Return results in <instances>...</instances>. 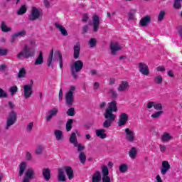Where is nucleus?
Here are the masks:
<instances>
[{
	"label": "nucleus",
	"mask_w": 182,
	"mask_h": 182,
	"mask_svg": "<svg viewBox=\"0 0 182 182\" xmlns=\"http://www.w3.org/2000/svg\"><path fill=\"white\" fill-rule=\"evenodd\" d=\"M35 153L38 156H41V154H42V153H43V146L38 145L37 148L35 150Z\"/></svg>",
	"instance_id": "58836bf2"
},
{
	"label": "nucleus",
	"mask_w": 182,
	"mask_h": 182,
	"mask_svg": "<svg viewBox=\"0 0 182 182\" xmlns=\"http://www.w3.org/2000/svg\"><path fill=\"white\" fill-rule=\"evenodd\" d=\"M54 136L57 141L63 140V132L62 130L55 129L54 130Z\"/></svg>",
	"instance_id": "aec40b11"
},
{
	"label": "nucleus",
	"mask_w": 182,
	"mask_h": 182,
	"mask_svg": "<svg viewBox=\"0 0 182 182\" xmlns=\"http://www.w3.org/2000/svg\"><path fill=\"white\" fill-rule=\"evenodd\" d=\"M170 168H171V166H170V164H168V161H163L162 166L161 168V174L162 176H166L167 174V171H168Z\"/></svg>",
	"instance_id": "ddd939ff"
},
{
	"label": "nucleus",
	"mask_w": 182,
	"mask_h": 182,
	"mask_svg": "<svg viewBox=\"0 0 182 182\" xmlns=\"http://www.w3.org/2000/svg\"><path fill=\"white\" fill-rule=\"evenodd\" d=\"M52 60H53V49L50 50V55L47 60V66L50 68L52 65Z\"/></svg>",
	"instance_id": "72a5a7b5"
},
{
	"label": "nucleus",
	"mask_w": 182,
	"mask_h": 182,
	"mask_svg": "<svg viewBox=\"0 0 182 182\" xmlns=\"http://www.w3.org/2000/svg\"><path fill=\"white\" fill-rule=\"evenodd\" d=\"M173 139V136L170 134V133L164 132V134L161 136V140L164 142H168L170 140Z\"/></svg>",
	"instance_id": "cd10ccee"
},
{
	"label": "nucleus",
	"mask_w": 182,
	"mask_h": 182,
	"mask_svg": "<svg viewBox=\"0 0 182 182\" xmlns=\"http://www.w3.org/2000/svg\"><path fill=\"white\" fill-rule=\"evenodd\" d=\"M33 55H35V48L25 46L22 50V51L20 52L17 55V58L18 59H21V58H22V56H23L24 58L28 59L29 58H32V56H33Z\"/></svg>",
	"instance_id": "7ed1b4c3"
},
{
	"label": "nucleus",
	"mask_w": 182,
	"mask_h": 182,
	"mask_svg": "<svg viewBox=\"0 0 182 182\" xmlns=\"http://www.w3.org/2000/svg\"><path fill=\"white\" fill-rule=\"evenodd\" d=\"M127 168H128L127 164H123L120 165L119 170L120 173H126V171H127Z\"/></svg>",
	"instance_id": "a18cd8bd"
},
{
	"label": "nucleus",
	"mask_w": 182,
	"mask_h": 182,
	"mask_svg": "<svg viewBox=\"0 0 182 182\" xmlns=\"http://www.w3.org/2000/svg\"><path fill=\"white\" fill-rule=\"evenodd\" d=\"M89 25L92 26L93 32H97V31H99V26L100 25V19L99 18V16H92V22L89 21Z\"/></svg>",
	"instance_id": "1a4fd4ad"
},
{
	"label": "nucleus",
	"mask_w": 182,
	"mask_h": 182,
	"mask_svg": "<svg viewBox=\"0 0 182 182\" xmlns=\"http://www.w3.org/2000/svg\"><path fill=\"white\" fill-rule=\"evenodd\" d=\"M28 166V164L26 162L23 161L20 164V168L18 176L22 177L23 176V173H25V170H26V167Z\"/></svg>",
	"instance_id": "393cba45"
},
{
	"label": "nucleus",
	"mask_w": 182,
	"mask_h": 182,
	"mask_svg": "<svg viewBox=\"0 0 182 182\" xmlns=\"http://www.w3.org/2000/svg\"><path fill=\"white\" fill-rule=\"evenodd\" d=\"M63 171H64L63 168H58V181H65L66 180V176H65V173Z\"/></svg>",
	"instance_id": "4be33fe9"
},
{
	"label": "nucleus",
	"mask_w": 182,
	"mask_h": 182,
	"mask_svg": "<svg viewBox=\"0 0 182 182\" xmlns=\"http://www.w3.org/2000/svg\"><path fill=\"white\" fill-rule=\"evenodd\" d=\"M88 43L90 48H95V46H96V44L97 43V41L96 40V38H92L90 39Z\"/></svg>",
	"instance_id": "c03bdc74"
},
{
	"label": "nucleus",
	"mask_w": 182,
	"mask_h": 182,
	"mask_svg": "<svg viewBox=\"0 0 182 182\" xmlns=\"http://www.w3.org/2000/svg\"><path fill=\"white\" fill-rule=\"evenodd\" d=\"M55 26V28H57V29L60 31L63 36H68V31H66V28H65V27H63L62 25L58 23H56Z\"/></svg>",
	"instance_id": "b1692460"
},
{
	"label": "nucleus",
	"mask_w": 182,
	"mask_h": 182,
	"mask_svg": "<svg viewBox=\"0 0 182 182\" xmlns=\"http://www.w3.org/2000/svg\"><path fill=\"white\" fill-rule=\"evenodd\" d=\"M32 129H33V122H30L26 127L27 133H31L32 132Z\"/></svg>",
	"instance_id": "603ef678"
},
{
	"label": "nucleus",
	"mask_w": 182,
	"mask_h": 182,
	"mask_svg": "<svg viewBox=\"0 0 182 182\" xmlns=\"http://www.w3.org/2000/svg\"><path fill=\"white\" fill-rule=\"evenodd\" d=\"M161 114H163V111H158L153 113L151 115V119H155L156 120H157L158 119H160V116H161Z\"/></svg>",
	"instance_id": "4c0bfd02"
},
{
	"label": "nucleus",
	"mask_w": 182,
	"mask_h": 182,
	"mask_svg": "<svg viewBox=\"0 0 182 182\" xmlns=\"http://www.w3.org/2000/svg\"><path fill=\"white\" fill-rule=\"evenodd\" d=\"M9 90L11 92V95L14 96L15 93L18 92V87L16 85H14L11 87Z\"/></svg>",
	"instance_id": "49530a36"
},
{
	"label": "nucleus",
	"mask_w": 182,
	"mask_h": 182,
	"mask_svg": "<svg viewBox=\"0 0 182 182\" xmlns=\"http://www.w3.org/2000/svg\"><path fill=\"white\" fill-rule=\"evenodd\" d=\"M129 89V82L127 81H122L117 88L119 92H124Z\"/></svg>",
	"instance_id": "412c9836"
},
{
	"label": "nucleus",
	"mask_w": 182,
	"mask_h": 182,
	"mask_svg": "<svg viewBox=\"0 0 182 182\" xmlns=\"http://www.w3.org/2000/svg\"><path fill=\"white\" fill-rule=\"evenodd\" d=\"M129 120V115L126 113H122L119 115V120L118 122V126L122 127L124 126L126 123H127V121Z\"/></svg>",
	"instance_id": "4468645a"
},
{
	"label": "nucleus",
	"mask_w": 182,
	"mask_h": 182,
	"mask_svg": "<svg viewBox=\"0 0 182 182\" xmlns=\"http://www.w3.org/2000/svg\"><path fill=\"white\" fill-rule=\"evenodd\" d=\"M100 86V83H99L97 82H95V84L93 85L94 90H97V89H99Z\"/></svg>",
	"instance_id": "338daca9"
},
{
	"label": "nucleus",
	"mask_w": 182,
	"mask_h": 182,
	"mask_svg": "<svg viewBox=\"0 0 182 182\" xmlns=\"http://www.w3.org/2000/svg\"><path fill=\"white\" fill-rule=\"evenodd\" d=\"M27 8L26 5H22L20 9L17 11V15H23L26 14Z\"/></svg>",
	"instance_id": "f704fd0d"
},
{
	"label": "nucleus",
	"mask_w": 182,
	"mask_h": 182,
	"mask_svg": "<svg viewBox=\"0 0 182 182\" xmlns=\"http://www.w3.org/2000/svg\"><path fill=\"white\" fill-rule=\"evenodd\" d=\"M42 175L43 177V180H45V181L48 182L49 180H50V168H43Z\"/></svg>",
	"instance_id": "2eb2a0df"
},
{
	"label": "nucleus",
	"mask_w": 182,
	"mask_h": 182,
	"mask_svg": "<svg viewBox=\"0 0 182 182\" xmlns=\"http://www.w3.org/2000/svg\"><path fill=\"white\" fill-rule=\"evenodd\" d=\"M16 120H18V114L14 110H11L6 118L5 130H9V128L16 123Z\"/></svg>",
	"instance_id": "f03ea898"
},
{
	"label": "nucleus",
	"mask_w": 182,
	"mask_h": 182,
	"mask_svg": "<svg viewBox=\"0 0 182 182\" xmlns=\"http://www.w3.org/2000/svg\"><path fill=\"white\" fill-rule=\"evenodd\" d=\"M138 69L139 73H141L144 76H149L150 75V69L149 65L144 63H139Z\"/></svg>",
	"instance_id": "0eeeda50"
},
{
	"label": "nucleus",
	"mask_w": 182,
	"mask_h": 182,
	"mask_svg": "<svg viewBox=\"0 0 182 182\" xmlns=\"http://www.w3.org/2000/svg\"><path fill=\"white\" fill-rule=\"evenodd\" d=\"M119 109L117 108V102L112 101L108 103L107 107L104 112L105 122L102 123L103 129H109L112 126V123L116 120V113Z\"/></svg>",
	"instance_id": "f257e3e1"
},
{
	"label": "nucleus",
	"mask_w": 182,
	"mask_h": 182,
	"mask_svg": "<svg viewBox=\"0 0 182 182\" xmlns=\"http://www.w3.org/2000/svg\"><path fill=\"white\" fill-rule=\"evenodd\" d=\"M82 22H87L89 21V16L86 14L82 15Z\"/></svg>",
	"instance_id": "052dcab7"
},
{
	"label": "nucleus",
	"mask_w": 182,
	"mask_h": 182,
	"mask_svg": "<svg viewBox=\"0 0 182 182\" xmlns=\"http://www.w3.org/2000/svg\"><path fill=\"white\" fill-rule=\"evenodd\" d=\"M164 16H166V11H161L158 15V22H162L164 19Z\"/></svg>",
	"instance_id": "79ce46f5"
},
{
	"label": "nucleus",
	"mask_w": 182,
	"mask_h": 182,
	"mask_svg": "<svg viewBox=\"0 0 182 182\" xmlns=\"http://www.w3.org/2000/svg\"><path fill=\"white\" fill-rule=\"evenodd\" d=\"M26 159L28 161H31L32 160V154L30 152H26Z\"/></svg>",
	"instance_id": "680f3d73"
},
{
	"label": "nucleus",
	"mask_w": 182,
	"mask_h": 182,
	"mask_svg": "<svg viewBox=\"0 0 182 182\" xmlns=\"http://www.w3.org/2000/svg\"><path fill=\"white\" fill-rule=\"evenodd\" d=\"M78 158L82 164H85V163H86V154L85 152H80Z\"/></svg>",
	"instance_id": "2f4dec72"
},
{
	"label": "nucleus",
	"mask_w": 182,
	"mask_h": 182,
	"mask_svg": "<svg viewBox=\"0 0 182 182\" xmlns=\"http://www.w3.org/2000/svg\"><path fill=\"white\" fill-rule=\"evenodd\" d=\"M4 97H8V94L4 92L2 88H0V99Z\"/></svg>",
	"instance_id": "6e6d98bb"
},
{
	"label": "nucleus",
	"mask_w": 182,
	"mask_h": 182,
	"mask_svg": "<svg viewBox=\"0 0 182 182\" xmlns=\"http://www.w3.org/2000/svg\"><path fill=\"white\" fill-rule=\"evenodd\" d=\"M154 109H155V110H159V112H161V110H163V105H161V104L160 103L157 104L155 102Z\"/></svg>",
	"instance_id": "3c124183"
},
{
	"label": "nucleus",
	"mask_w": 182,
	"mask_h": 182,
	"mask_svg": "<svg viewBox=\"0 0 182 182\" xmlns=\"http://www.w3.org/2000/svg\"><path fill=\"white\" fill-rule=\"evenodd\" d=\"M129 155L131 159H136V156H137V149L134 147L132 148L129 152Z\"/></svg>",
	"instance_id": "473e14b6"
},
{
	"label": "nucleus",
	"mask_w": 182,
	"mask_h": 182,
	"mask_svg": "<svg viewBox=\"0 0 182 182\" xmlns=\"http://www.w3.org/2000/svg\"><path fill=\"white\" fill-rule=\"evenodd\" d=\"M159 150L161 153H166V150H167V146H166V145L159 144Z\"/></svg>",
	"instance_id": "4d7b16f0"
},
{
	"label": "nucleus",
	"mask_w": 182,
	"mask_h": 182,
	"mask_svg": "<svg viewBox=\"0 0 182 182\" xmlns=\"http://www.w3.org/2000/svg\"><path fill=\"white\" fill-rule=\"evenodd\" d=\"M178 34L179 35V36H181V38H182V27H179L178 30Z\"/></svg>",
	"instance_id": "774afa93"
},
{
	"label": "nucleus",
	"mask_w": 182,
	"mask_h": 182,
	"mask_svg": "<svg viewBox=\"0 0 182 182\" xmlns=\"http://www.w3.org/2000/svg\"><path fill=\"white\" fill-rule=\"evenodd\" d=\"M111 54L116 55L119 50H122V46L118 42H112L110 43Z\"/></svg>",
	"instance_id": "9d476101"
},
{
	"label": "nucleus",
	"mask_w": 182,
	"mask_h": 182,
	"mask_svg": "<svg viewBox=\"0 0 182 182\" xmlns=\"http://www.w3.org/2000/svg\"><path fill=\"white\" fill-rule=\"evenodd\" d=\"M15 35L16 36L17 38L18 36H25L26 35V31L25 30H23L16 33Z\"/></svg>",
	"instance_id": "5fc2aeb1"
},
{
	"label": "nucleus",
	"mask_w": 182,
	"mask_h": 182,
	"mask_svg": "<svg viewBox=\"0 0 182 182\" xmlns=\"http://www.w3.org/2000/svg\"><path fill=\"white\" fill-rule=\"evenodd\" d=\"M8 50L0 47V56H6Z\"/></svg>",
	"instance_id": "864d4df0"
},
{
	"label": "nucleus",
	"mask_w": 182,
	"mask_h": 182,
	"mask_svg": "<svg viewBox=\"0 0 182 182\" xmlns=\"http://www.w3.org/2000/svg\"><path fill=\"white\" fill-rule=\"evenodd\" d=\"M72 124H73V119H69L66 122V131L70 132L72 130Z\"/></svg>",
	"instance_id": "e433bc0d"
},
{
	"label": "nucleus",
	"mask_w": 182,
	"mask_h": 182,
	"mask_svg": "<svg viewBox=\"0 0 182 182\" xmlns=\"http://www.w3.org/2000/svg\"><path fill=\"white\" fill-rule=\"evenodd\" d=\"M55 58H58L60 68V69H62V68H63V60L62 58V53H60V52H59V51H56L55 53Z\"/></svg>",
	"instance_id": "c756f323"
},
{
	"label": "nucleus",
	"mask_w": 182,
	"mask_h": 182,
	"mask_svg": "<svg viewBox=\"0 0 182 182\" xmlns=\"http://www.w3.org/2000/svg\"><path fill=\"white\" fill-rule=\"evenodd\" d=\"M74 147H77V151H79L80 153H82L83 151V150H85V146H82V144H79L77 142L76 145H74Z\"/></svg>",
	"instance_id": "8fccbe9b"
},
{
	"label": "nucleus",
	"mask_w": 182,
	"mask_h": 182,
	"mask_svg": "<svg viewBox=\"0 0 182 182\" xmlns=\"http://www.w3.org/2000/svg\"><path fill=\"white\" fill-rule=\"evenodd\" d=\"M154 82L156 85H161L163 83V77L161 75H156L154 79Z\"/></svg>",
	"instance_id": "c9c22d12"
},
{
	"label": "nucleus",
	"mask_w": 182,
	"mask_h": 182,
	"mask_svg": "<svg viewBox=\"0 0 182 182\" xmlns=\"http://www.w3.org/2000/svg\"><path fill=\"white\" fill-rule=\"evenodd\" d=\"M128 18L129 19V21H133V19H134V11H131L129 13Z\"/></svg>",
	"instance_id": "bf43d9fd"
},
{
	"label": "nucleus",
	"mask_w": 182,
	"mask_h": 182,
	"mask_svg": "<svg viewBox=\"0 0 182 182\" xmlns=\"http://www.w3.org/2000/svg\"><path fill=\"white\" fill-rule=\"evenodd\" d=\"M42 63H43V53L42 51H40L37 58L36 59L34 65H42Z\"/></svg>",
	"instance_id": "bb28decb"
},
{
	"label": "nucleus",
	"mask_w": 182,
	"mask_h": 182,
	"mask_svg": "<svg viewBox=\"0 0 182 182\" xmlns=\"http://www.w3.org/2000/svg\"><path fill=\"white\" fill-rule=\"evenodd\" d=\"M108 95L109 96H111V97H112V99H116V97H117V96H118L117 92H116V90H114L113 89L109 90Z\"/></svg>",
	"instance_id": "ea45409f"
},
{
	"label": "nucleus",
	"mask_w": 182,
	"mask_h": 182,
	"mask_svg": "<svg viewBox=\"0 0 182 182\" xmlns=\"http://www.w3.org/2000/svg\"><path fill=\"white\" fill-rule=\"evenodd\" d=\"M2 32H11L12 28L6 25L5 21H2L0 26Z\"/></svg>",
	"instance_id": "c85d7f7f"
},
{
	"label": "nucleus",
	"mask_w": 182,
	"mask_h": 182,
	"mask_svg": "<svg viewBox=\"0 0 182 182\" xmlns=\"http://www.w3.org/2000/svg\"><path fill=\"white\" fill-rule=\"evenodd\" d=\"M102 181V174L100 171H96L92 176V182H101Z\"/></svg>",
	"instance_id": "5701e85b"
},
{
	"label": "nucleus",
	"mask_w": 182,
	"mask_h": 182,
	"mask_svg": "<svg viewBox=\"0 0 182 182\" xmlns=\"http://www.w3.org/2000/svg\"><path fill=\"white\" fill-rule=\"evenodd\" d=\"M67 114L68 116H75V114H76V112L75 111V108L71 107L69 108L68 110L67 111Z\"/></svg>",
	"instance_id": "09e8293b"
},
{
	"label": "nucleus",
	"mask_w": 182,
	"mask_h": 182,
	"mask_svg": "<svg viewBox=\"0 0 182 182\" xmlns=\"http://www.w3.org/2000/svg\"><path fill=\"white\" fill-rule=\"evenodd\" d=\"M102 181L103 182H110V177L108 176H102Z\"/></svg>",
	"instance_id": "69168bd1"
},
{
	"label": "nucleus",
	"mask_w": 182,
	"mask_h": 182,
	"mask_svg": "<svg viewBox=\"0 0 182 182\" xmlns=\"http://www.w3.org/2000/svg\"><path fill=\"white\" fill-rule=\"evenodd\" d=\"M74 49V59H79L80 55V43L77 42L73 47Z\"/></svg>",
	"instance_id": "f3484780"
},
{
	"label": "nucleus",
	"mask_w": 182,
	"mask_h": 182,
	"mask_svg": "<svg viewBox=\"0 0 182 182\" xmlns=\"http://www.w3.org/2000/svg\"><path fill=\"white\" fill-rule=\"evenodd\" d=\"M69 140L71 144H73V146H76V144H77V138L76 137V133L73 132L70 136Z\"/></svg>",
	"instance_id": "7c9ffc66"
},
{
	"label": "nucleus",
	"mask_w": 182,
	"mask_h": 182,
	"mask_svg": "<svg viewBox=\"0 0 182 182\" xmlns=\"http://www.w3.org/2000/svg\"><path fill=\"white\" fill-rule=\"evenodd\" d=\"M157 72H165L166 68L164 66H159L156 68Z\"/></svg>",
	"instance_id": "0e129e2a"
},
{
	"label": "nucleus",
	"mask_w": 182,
	"mask_h": 182,
	"mask_svg": "<svg viewBox=\"0 0 182 182\" xmlns=\"http://www.w3.org/2000/svg\"><path fill=\"white\" fill-rule=\"evenodd\" d=\"M42 17V13L39 11L36 7H33L31 9V12L28 16V20L33 21H36V19H39V18Z\"/></svg>",
	"instance_id": "423d86ee"
},
{
	"label": "nucleus",
	"mask_w": 182,
	"mask_h": 182,
	"mask_svg": "<svg viewBox=\"0 0 182 182\" xmlns=\"http://www.w3.org/2000/svg\"><path fill=\"white\" fill-rule=\"evenodd\" d=\"M173 8L175 9H181V0H174Z\"/></svg>",
	"instance_id": "a19ab883"
},
{
	"label": "nucleus",
	"mask_w": 182,
	"mask_h": 182,
	"mask_svg": "<svg viewBox=\"0 0 182 182\" xmlns=\"http://www.w3.org/2000/svg\"><path fill=\"white\" fill-rule=\"evenodd\" d=\"M95 134L97 137H100V139H106V137H107V134H106V129H105L95 130Z\"/></svg>",
	"instance_id": "6ab92c4d"
},
{
	"label": "nucleus",
	"mask_w": 182,
	"mask_h": 182,
	"mask_svg": "<svg viewBox=\"0 0 182 182\" xmlns=\"http://www.w3.org/2000/svg\"><path fill=\"white\" fill-rule=\"evenodd\" d=\"M31 84L26 85L23 87V96L26 100L29 99L33 93V80H31Z\"/></svg>",
	"instance_id": "39448f33"
},
{
	"label": "nucleus",
	"mask_w": 182,
	"mask_h": 182,
	"mask_svg": "<svg viewBox=\"0 0 182 182\" xmlns=\"http://www.w3.org/2000/svg\"><path fill=\"white\" fill-rule=\"evenodd\" d=\"M25 75H26V71L25 70V68H21L17 76L18 79H22V77H25Z\"/></svg>",
	"instance_id": "37998d69"
},
{
	"label": "nucleus",
	"mask_w": 182,
	"mask_h": 182,
	"mask_svg": "<svg viewBox=\"0 0 182 182\" xmlns=\"http://www.w3.org/2000/svg\"><path fill=\"white\" fill-rule=\"evenodd\" d=\"M155 103H156V102H153V101L149 102L146 104V109H151L152 107H154Z\"/></svg>",
	"instance_id": "13d9d810"
},
{
	"label": "nucleus",
	"mask_w": 182,
	"mask_h": 182,
	"mask_svg": "<svg viewBox=\"0 0 182 182\" xmlns=\"http://www.w3.org/2000/svg\"><path fill=\"white\" fill-rule=\"evenodd\" d=\"M65 99L67 106H73V103H75V95L73 93L66 92Z\"/></svg>",
	"instance_id": "f8f14e48"
},
{
	"label": "nucleus",
	"mask_w": 182,
	"mask_h": 182,
	"mask_svg": "<svg viewBox=\"0 0 182 182\" xmlns=\"http://www.w3.org/2000/svg\"><path fill=\"white\" fill-rule=\"evenodd\" d=\"M43 5L46 8H50V2H49V0H43Z\"/></svg>",
	"instance_id": "e2e57ef3"
},
{
	"label": "nucleus",
	"mask_w": 182,
	"mask_h": 182,
	"mask_svg": "<svg viewBox=\"0 0 182 182\" xmlns=\"http://www.w3.org/2000/svg\"><path fill=\"white\" fill-rule=\"evenodd\" d=\"M71 74L74 79H77V73L83 69V62L82 60H77L73 63L70 67Z\"/></svg>",
	"instance_id": "20e7f679"
},
{
	"label": "nucleus",
	"mask_w": 182,
	"mask_h": 182,
	"mask_svg": "<svg viewBox=\"0 0 182 182\" xmlns=\"http://www.w3.org/2000/svg\"><path fill=\"white\" fill-rule=\"evenodd\" d=\"M125 139L129 143L134 141V131L127 128L125 129Z\"/></svg>",
	"instance_id": "9b49d317"
},
{
	"label": "nucleus",
	"mask_w": 182,
	"mask_h": 182,
	"mask_svg": "<svg viewBox=\"0 0 182 182\" xmlns=\"http://www.w3.org/2000/svg\"><path fill=\"white\" fill-rule=\"evenodd\" d=\"M35 170H33V168H28L25 173V176L26 178L32 180L33 177L36 176Z\"/></svg>",
	"instance_id": "a211bd4d"
},
{
	"label": "nucleus",
	"mask_w": 182,
	"mask_h": 182,
	"mask_svg": "<svg viewBox=\"0 0 182 182\" xmlns=\"http://www.w3.org/2000/svg\"><path fill=\"white\" fill-rule=\"evenodd\" d=\"M102 177L105 176H109V168L107 166H104L102 168Z\"/></svg>",
	"instance_id": "de8ad7c7"
},
{
	"label": "nucleus",
	"mask_w": 182,
	"mask_h": 182,
	"mask_svg": "<svg viewBox=\"0 0 182 182\" xmlns=\"http://www.w3.org/2000/svg\"><path fill=\"white\" fill-rule=\"evenodd\" d=\"M58 113H59V109L58 107H54L50 109L46 115V120L47 123H49V122L52 120L55 116H57Z\"/></svg>",
	"instance_id": "6e6552de"
},
{
	"label": "nucleus",
	"mask_w": 182,
	"mask_h": 182,
	"mask_svg": "<svg viewBox=\"0 0 182 182\" xmlns=\"http://www.w3.org/2000/svg\"><path fill=\"white\" fill-rule=\"evenodd\" d=\"M151 18L150 16H146L140 20L139 24L141 26H147L150 23Z\"/></svg>",
	"instance_id": "a878e982"
},
{
	"label": "nucleus",
	"mask_w": 182,
	"mask_h": 182,
	"mask_svg": "<svg viewBox=\"0 0 182 182\" xmlns=\"http://www.w3.org/2000/svg\"><path fill=\"white\" fill-rule=\"evenodd\" d=\"M63 171H65L68 179L72 180L73 177H75V174L73 173V169L70 166H64L63 168Z\"/></svg>",
	"instance_id": "dca6fc26"
}]
</instances>
